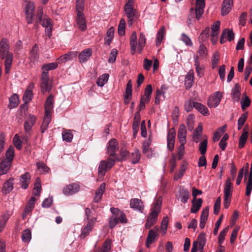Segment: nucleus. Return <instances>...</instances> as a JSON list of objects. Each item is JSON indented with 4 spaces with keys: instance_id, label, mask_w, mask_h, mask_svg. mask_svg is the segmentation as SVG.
<instances>
[{
    "instance_id": "26",
    "label": "nucleus",
    "mask_w": 252,
    "mask_h": 252,
    "mask_svg": "<svg viewBox=\"0 0 252 252\" xmlns=\"http://www.w3.org/2000/svg\"><path fill=\"white\" fill-rule=\"evenodd\" d=\"M31 175L29 172H26L21 176L20 179V186L22 188L26 189L30 184Z\"/></svg>"
},
{
    "instance_id": "23",
    "label": "nucleus",
    "mask_w": 252,
    "mask_h": 252,
    "mask_svg": "<svg viewBox=\"0 0 252 252\" xmlns=\"http://www.w3.org/2000/svg\"><path fill=\"white\" fill-rule=\"evenodd\" d=\"M233 5L232 0H224L221 5V15L225 16L229 13Z\"/></svg>"
},
{
    "instance_id": "12",
    "label": "nucleus",
    "mask_w": 252,
    "mask_h": 252,
    "mask_svg": "<svg viewBox=\"0 0 252 252\" xmlns=\"http://www.w3.org/2000/svg\"><path fill=\"white\" fill-rule=\"evenodd\" d=\"M38 13L36 15V23H40L43 27H47L52 25L51 20L49 18L42 19V8H39Z\"/></svg>"
},
{
    "instance_id": "36",
    "label": "nucleus",
    "mask_w": 252,
    "mask_h": 252,
    "mask_svg": "<svg viewBox=\"0 0 252 252\" xmlns=\"http://www.w3.org/2000/svg\"><path fill=\"white\" fill-rule=\"evenodd\" d=\"M51 121V116H47L45 115L43 120L42 125L40 126V131L42 133H44L48 129V126Z\"/></svg>"
},
{
    "instance_id": "6",
    "label": "nucleus",
    "mask_w": 252,
    "mask_h": 252,
    "mask_svg": "<svg viewBox=\"0 0 252 252\" xmlns=\"http://www.w3.org/2000/svg\"><path fill=\"white\" fill-rule=\"evenodd\" d=\"M34 9L35 6L33 2L30 1L27 3L26 5L25 13L26 21L28 24H30L32 23Z\"/></svg>"
},
{
    "instance_id": "27",
    "label": "nucleus",
    "mask_w": 252,
    "mask_h": 252,
    "mask_svg": "<svg viewBox=\"0 0 252 252\" xmlns=\"http://www.w3.org/2000/svg\"><path fill=\"white\" fill-rule=\"evenodd\" d=\"M92 50L91 48H87L82 51L79 55V60L81 63L86 62L92 56Z\"/></svg>"
},
{
    "instance_id": "42",
    "label": "nucleus",
    "mask_w": 252,
    "mask_h": 252,
    "mask_svg": "<svg viewBox=\"0 0 252 252\" xmlns=\"http://www.w3.org/2000/svg\"><path fill=\"white\" fill-rule=\"evenodd\" d=\"M114 35V29L113 27L109 28L106 32V37L104 38L105 44L106 45H110L111 43Z\"/></svg>"
},
{
    "instance_id": "51",
    "label": "nucleus",
    "mask_w": 252,
    "mask_h": 252,
    "mask_svg": "<svg viewBox=\"0 0 252 252\" xmlns=\"http://www.w3.org/2000/svg\"><path fill=\"white\" fill-rule=\"evenodd\" d=\"M62 138L63 140L70 142L73 138V134L70 130H65L62 133Z\"/></svg>"
},
{
    "instance_id": "11",
    "label": "nucleus",
    "mask_w": 252,
    "mask_h": 252,
    "mask_svg": "<svg viewBox=\"0 0 252 252\" xmlns=\"http://www.w3.org/2000/svg\"><path fill=\"white\" fill-rule=\"evenodd\" d=\"M9 52V45L8 40L5 38H3L0 41V57L1 59H4L5 56L8 54H11Z\"/></svg>"
},
{
    "instance_id": "35",
    "label": "nucleus",
    "mask_w": 252,
    "mask_h": 252,
    "mask_svg": "<svg viewBox=\"0 0 252 252\" xmlns=\"http://www.w3.org/2000/svg\"><path fill=\"white\" fill-rule=\"evenodd\" d=\"M202 199L201 198H198L196 200H192V206L190 209V212L192 213H196L200 209L202 203Z\"/></svg>"
},
{
    "instance_id": "13",
    "label": "nucleus",
    "mask_w": 252,
    "mask_h": 252,
    "mask_svg": "<svg viewBox=\"0 0 252 252\" xmlns=\"http://www.w3.org/2000/svg\"><path fill=\"white\" fill-rule=\"evenodd\" d=\"M130 53L133 55L135 54L136 50L137 51V47L138 43H137V34L135 32H132L130 37Z\"/></svg>"
},
{
    "instance_id": "3",
    "label": "nucleus",
    "mask_w": 252,
    "mask_h": 252,
    "mask_svg": "<svg viewBox=\"0 0 252 252\" xmlns=\"http://www.w3.org/2000/svg\"><path fill=\"white\" fill-rule=\"evenodd\" d=\"M116 160L108 158L106 160H101L98 167V174L100 177H104L107 171L109 170L115 164Z\"/></svg>"
},
{
    "instance_id": "61",
    "label": "nucleus",
    "mask_w": 252,
    "mask_h": 252,
    "mask_svg": "<svg viewBox=\"0 0 252 252\" xmlns=\"http://www.w3.org/2000/svg\"><path fill=\"white\" fill-rule=\"evenodd\" d=\"M84 0H76V9L77 12V14L83 13L82 11L84 9Z\"/></svg>"
},
{
    "instance_id": "31",
    "label": "nucleus",
    "mask_w": 252,
    "mask_h": 252,
    "mask_svg": "<svg viewBox=\"0 0 252 252\" xmlns=\"http://www.w3.org/2000/svg\"><path fill=\"white\" fill-rule=\"evenodd\" d=\"M11 163L7 160L2 159L0 163V175H4L6 174L10 170Z\"/></svg>"
},
{
    "instance_id": "58",
    "label": "nucleus",
    "mask_w": 252,
    "mask_h": 252,
    "mask_svg": "<svg viewBox=\"0 0 252 252\" xmlns=\"http://www.w3.org/2000/svg\"><path fill=\"white\" fill-rule=\"evenodd\" d=\"M181 40L188 46L192 45V42L190 37L184 33H182Z\"/></svg>"
},
{
    "instance_id": "38",
    "label": "nucleus",
    "mask_w": 252,
    "mask_h": 252,
    "mask_svg": "<svg viewBox=\"0 0 252 252\" xmlns=\"http://www.w3.org/2000/svg\"><path fill=\"white\" fill-rule=\"evenodd\" d=\"M146 37L143 32H141L138 39L137 52L141 54L146 44Z\"/></svg>"
},
{
    "instance_id": "62",
    "label": "nucleus",
    "mask_w": 252,
    "mask_h": 252,
    "mask_svg": "<svg viewBox=\"0 0 252 252\" xmlns=\"http://www.w3.org/2000/svg\"><path fill=\"white\" fill-rule=\"evenodd\" d=\"M198 53L199 54L200 56L202 58H205L207 56V49L203 44L200 45Z\"/></svg>"
},
{
    "instance_id": "21",
    "label": "nucleus",
    "mask_w": 252,
    "mask_h": 252,
    "mask_svg": "<svg viewBox=\"0 0 252 252\" xmlns=\"http://www.w3.org/2000/svg\"><path fill=\"white\" fill-rule=\"evenodd\" d=\"M190 196L189 192L187 189L180 188L179 190L178 198L183 203H186Z\"/></svg>"
},
{
    "instance_id": "45",
    "label": "nucleus",
    "mask_w": 252,
    "mask_h": 252,
    "mask_svg": "<svg viewBox=\"0 0 252 252\" xmlns=\"http://www.w3.org/2000/svg\"><path fill=\"white\" fill-rule=\"evenodd\" d=\"M165 32V28L164 27H162L160 28L159 30L157 35V38H156V46L157 47L159 46L163 39L164 34Z\"/></svg>"
},
{
    "instance_id": "7",
    "label": "nucleus",
    "mask_w": 252,
    "mask_h": 252,
    "mask_svg": "<svg viewBox=\"0 0 252 252\" xmlns=\"http://www.w3.org/2000/svg\"><path fill=\"white\" fill-rule=\"evenodd\" d=\"M222 98V94L220 92H217L214 95L209 97L207 104L210 108H215L220 104Z\"/></svg>"
},
{
    "instance_id": "30",
    "label": "nucleus",
    "mask_w": 252,
    "mask_h": 252,
    "mask_svg": "<svg viewBox=\"0 0 252 252\" xmlns=\"http://www.w3.org/2000/svg\"><path fill=\"white\" fill-rule=\"evenodd\" d=\"M194 78L193 70H190L186 76L185 85L186 89H189L192 85Z\"/></svg>"
},
{
    "instance_id": "22",
    "label": "nucleus",
    "mask_w": 252,
    "mask_h": 252,
    "mask_svg": "<svg viewBox=\"0 0 252 252\" xmlns=\"http://www.w3.org/2000/svg\"><path fill=\"white\" fill-rule=\"evenodd\" d=\"M14 178H10L3 184L1 191L3 194H7L9 193L13 189Z\"/></svg>"
},
{
    "instance_id": "33",
    "label": "nucleus",
    "mask_w": 252,
    "mask_h": 252,
    "mask_svg": "<svg viewBox=\"0 0 252 252\" xmlns=\"http://www.w3.org/2000/svg\"><path fill=\"white\" fill-rule=\"evenodd\" d=\"M240 86L238 83L235 85V86L232 90L231 97L234 100L238 101L240 97Z\"/></svg>"
},
{
    "instance_id": "59",
    "label": "nucleus",
    "mask_w": 252,
    "mask_h": 252,
    "mask_svg": "<svg viewBox=\"0 0 252 252\" xmlns=\"http://www.w3.org/2000/svg\"><path fill=\"white\" fill-rule=\"evenodd\" d=\"M196 102L192 101L191 100H189L185 103V110L187 112H190L194 108L195 103Z\"/></svg>"
},
{
    "instance_id": "40",
    "label": "nucleus",
    "mask_w": 252,
    "mask_h": 252,
    "mask_svg": "<svg viewBox=\"0 0 252 252\" xmlns=\"http://www.w3.org/2000/svg\"><path fill=\"white\" fill-rule=\"evenodd\" d=\"M194 108L203 115L207 116L209 115L208 108L200 103H195Z\"/></svg>"
},
{
    "instance_id": "18",
    "label": "nucleus",
    "mask_w": 252,
    "mask_h": 252,
    "mask_svg": "<svg viewBox=\"0 0 252 252\" xmlns=\"http://www.w3.org/2000/svg\"><path fill=\"white\" fill-rule=\"evenodd\" d=\"M34 87V84L32 83H30L25 91L23 96V99L25 103H28L32 99L33 96L32 90Z\"/></svg>"
},
{
    "instance_id": "39",
    "label": "nucleus",
    "mask_w": 252,
    "mask_h": 252,
    "mask_svg": "<svg viewBox=\"0 0 252 252\" xmlns=\"http://www.w3.org/2000/svg\"><path fill=\"white\" fill-rule=\"evenodd\" d=\"M130 158L133 164L138 163L141 158V154L139 150L138 149H135L130 154Z\"/></svg>"
},
{
    "instance_id": "32",
    "label": "nucleus",
    "mask_w": 252,
    "mask_h": 252,
    "mask_svg": "<svg viewBox=\"0 0 252 252\" xmlns=\"http://www.w3.org/2000/svg\"><path fill=\"white\" fill-rule=\"evenodd\" d=\"M4 62L5 71L6 74L8 73L10 71L11 66L12 63L13 56L12 53L8 54L5 56Z\"/></svg>"
},
{
    "instance_id": "55",
    "label": "nucleus",
    "mask_w": 252,
    "mask_h": 252,
    "mask_svg": "<svg viewBox=\"0 0 252 252\" xmlns=\"http://www.w3.org/2000/svg\"><path fill=\"white\" fill-rule=\"evenodd\" d=\"M197 240L199 243L200 249L202 250L206 243V237L204 233H201L198 237Z\"/></svg>"
},
{
    "instance_id": "1",
    "label": "nucleus",
    "mask_w": 252,
    "mask_h": 252,
    "mask_svg": "<svg viewBox=\"0 0 252 252\" xmlns=\"http://www.w3.org/2000/svg\"><path fill=\"white\" fill-rule=\"evenodd\" d=\"M195 7L190 9V13L188 17V24L189 26L192 21L195 19L199 20L201 18L204 11L205 6V0H195Z\"/></svg>"
},
{
    "instance_id": "19",
    "label": "nucleus",
    "mask_w": 252,
    "mask_h": 252,
    "mask_svg": "<svg viewBox=\"0 0 252 252\" xmlns=\"http://www.w3.org/2000/svg\"><path fill=\"white\" fill-rule=\"evenodd\" d=\"M76 23L78 28L81 31H85L86 30V21L83 13L77 14Z\"/></svg>"
},
{
    "instance_id": "60",
    "label": "nucleus",
    "mask_w": 252,
    "mask_h": 252,
    "mask_svg": "<svg viewBox=\"0 0 252 252\" xmlns=\"http://www.w3.org/2000/svg\"><path fill=\"white\" fill-rule=\"evenodd\" d=\"M194 116L192 114H189L187 119L188 128L191 131L193 128Z\"/></svg>"
},
{
    "instance_id": "52",
    "label": "nucleus",
    "mask_w": 252,
    "mask_h": 252,
    "mask_svg": "<svg viewBox=\"0 0 252 252\" xmlns=\"http://www.w3.org/2000/svg\"><path fill=\"white\" fill-rule=\"evenodd\" d=\"M76 56V54L74 52H69L63 56H61L58 59V61H61L62 62H65L67 61L72 60L74 57Z\"/></svg>"
},
{
    "instance_id": "29",
    "label": "nucleus",
    "mask_w": 252,
    "mask_h": 252,
    "mask_svg": "<svg viewBox=\"0 0 252 252\" xmlns=\"http://www.w3.org/2000/svg\"><path fill=\"white\" fill-rule=\"evenodd\" d=\"M105 183H102L96 190L94 199L95 202H98L101 200L102 196L105 190Z\"/></svg>"
},
{
    "instance_id": "14",
    "label": "nucleus",
    "mask_w": 252,
    "mask_h": 252,
    "mask_svg": "<svg viewBox=\"0 0 252 252\" xmlns=\"http://www.w3.org/2000/svg\"><path fill=\"white\" fill-rule=\"evenodd\" d=\"M130 206L134 210L143 212L144 205L143 202L138 198H132L130 201Z\"/></svg>"
},
{
    "instance_id": "64",
    "label": "nucleus",
    "mask_w": 252,
    "mask_h": 252,
    "mask_svg": "<svg viewBox=\"0 0 252 252\" xmlns=\"http://www.w3.org/2000/svg\"><path fill=\"white\" fill-rule=\"evenodd\" d=\"M37 169L42 172H47L49 168L43 162H37L36 163Z\"/></svg>"
},
{
    "instance_id": "44",
    "label": "nucleus",
    "mask_w": 252,
    "mask_h": 252,
    "mask_svg": "<svg viewBox=\"0 0 252 252\" xmlns=\"http://www.w3.org/2000/svg\"><path fill=\"white\" fill-rule=\"evenodd\" d=\"M93 227L90 225V224H87L84 228H82L81 233L79 235V238L81 239H84L89 235L90 232L92 230Z\"/></svg>"
},
{
    "instance_id": "20",
    "label": "nucleus",
    "mask_w": 252,
    "mask_h": 252,
    "mask_svg": "<svg viewBox=\"0 0 252 252\" xmlns=\"http://www.w3.org/2000/svg\"><path fill=\"white\" fill-rule=\"evenodd\" d=\"M194 60V65L195 67V70L197 73V76L199 77H202L204 75V66L203 64H200L199 61V57L197 56L194 55L193 56Z\"/></svg>"
},
{
    "instance_id": "63",
    "label": "nucleus",
    "mask_w": 252,
    "mask_h": 252,
    "mask_svg": "<svg viewBox=\"0 0 252 252\" xmlns=\"http://www.w3.org/2000/svg\"><path fill=\"white\" fill-rule=\"evenodd\" d=\"M251 100L248 96H246L244 99L241 101L242 109L244 111L247 107H248L251 104Z\"/></svg>"
},
{
    "instance_id": "48",
    "label": "nucleus",
    "mask_w": 252,
    "mask_h": 252,
    "mask_svg": "<svg viewBox=\"0 0 252 252\" xmlns=\"http://www.w3.org/2000/svg\"><path fill=\"white\" fill-rule=\"evenodd\" d=\"M31 231L29 229H27L23 231L22 235V240L24 243H29L31 241Z\"/></svg>"
},
{
    "instance_id": "8",
    "label": "nucleus",
    "mask_w": 252,
    "mask_h": 252,
    "mask_svg": "<svg viewBox=\"0 0 252 252\" xmlns=\"http://www.w3.org/2000/svg\"><path fill=\"white\" fill-rule=\"evenodd\" d=\"M80 188L78 184L72 183L65 186L63 189V192L65 195L70 196L78 192Z\"/></svg>"
},
{
    "instance_id": "57",
    "label": "nucleus",
    "mask_w": 252,
    "mask_h": 252,
    "mask_svg": "<svg viewBox=\"0 0 252 252\" xmlns=\"http://www.w3.org/2000/svg\"><path fill=\"white\" fill-rule=\"evenodd\" d=\"M168 223V218L167 216H166L163 218L161 223V229L162 231V235H164L166 234Z\"/></svg>"
},
{
    "instance_id": "56",
    "label": "nucleus",
    "mask_w": 252,
    "mask_h": 252,
    "mask_svg": "<svg viewBox=\"0 0 252 252\" xmlns=\"http://www.w3.org/2000/svg\"><path fill=\"white\" fill-rule=\"evenodd\" d=\"M120 157H117L114 159L118 161H122L126 160L127 156L129 155V152L125 149H121L120 152Z\"/></svg>"
},
{
    "instance_id": "24",
    "label": "nucleus",
    "mask_w": 252,
    "mask_h": 252,
    "mask_svg": "<svg viewBox=\"0 0 252 252\" xmlns=\"http://www.w3.org/2000/svg\"><path fill=\"white\" fill-rule=\"evenodd\" d=\"M158 235L156 231L153 229L150 230L146 242V247L149 248L150 245L158 239Z\"/></svg>"
},
{
    "instance_id": "16",
    "label": "nucleus",
    "mask_w": 252,
    "mask_h": 252,
    "mask_svg": "<svg viewBox=\"0 0 252 252\" xmlns=\"http://www.w3.org/2000/svg\"><path fill=\"white\" fill-rule=\"evenodd\" d=\"M187 130L185 125L181 124L179 126L178 138L180 143L186 144L187 142L186 140Z\"/></svg>"
},
{
    "instance_id": "47",
    "label": "nucleus",
    "mask_w": 252,
    "mask_h": 252,
    "mask_svg": "<svg viewBox=\"0 0 252 252\" xmlns=\"http://www.w3.org/2000/svg\"><path fill=\"white\" fill-rule=\"evenodd\" d=\"M108 78V74H103L98 78L96 81L97 85L99 87H103L107 82Z\"/></svg>"
},
{
    "instance_id": "49",
    "label": "nucleus",
    "mask_w": 252,
    "mask_h": 252,
    "mask_svg": "<svg viewBox=\"0 0 252 252\" xmlns=\"http://www.w3.org/2000/svg\"><path fill=\"white\" fill-rule=\"evenodd\" d=\"M220 22L219 21H216L213 23L211 27V36L212 37H215L217 35L218 31L220 30Z\"/></svg>"
},
{
    "instance_id": "37",
    "label": "nucleus",
    "mask_w": 252,
    "mask_h": 252,
    "mask_svg": "<svg viewBox=\"0 0 252 252\" xmlns=\"http://www.w3.org/2000/svg\"><path fill=\"white\" fill-rule=\"evenodd\" d=\"M248 135V131L245 130V128H244L243 133L239 139L238 147L239 149H242L245 146V144L247 141Z\"/></svg>"
},
{
    "instance_id": "34",
    "label": "nucleus",
    "mask_w": 252,
    "mask_h": 252,
    "mask_svg": "<svg viewBox=\"0 0 252 252\" xmlns=\"http://www.w3.org/2000/svg\"><path fill=\"white\" fill-rule=\"evenodd\" d=\"M58 63L55 62L45 64L41 67L42 73L44 72L47 75H48V71L55 69L58 67Z\"/></svg>"
},
{
    "instance_id": "9",
    "label": "nucleus",
    "mask_w": 252,
    "mask_h": 252,
    "mask_svg": "<svg viewBox=\"0 0 252 252\" xmlns=\"http://www.w3.org/2000/svg\"><path fill=\"white\" fill-rule=\"evenodd\" d=\"M49 75H47L44 72L42 73L41 76V91L43 94L49 92L51 90V87L49 85Z\"/></svg>"
},
{
    "instance_id": "4",
    "label": "nucleus",
    "mask_w": 252,
    "mask_h": 252,
    "mask_svg": "<svg viewBox=\"0 0 252 252\" xmlns=\"http://www.w3.org/2000/svg\"><path fill=\"white\" fill-rule=\"evenodd\" d=\"M36 118L33 115H29L26 121L24 123V128L25 135L22 137L23 141L27 142L31 136V131L33 126L35 124Z\"/></svg>"
},
{
    "instance_id": "50",
    "label": "nucleus",
    "mask_w": 252,
    "mask_h": 252,
    "mask_svg": "<svg viewBox=\"0 0 252 252\" xmlns=\"http://www.w3.org/2000/svg\"><path fill=\"white\" fill-rule=\"evenodd\" d=\"M126 21L123 18H122L118 26V34L120 36H123L125 34Z\"/></svg>"
},
{
    "instance_id": "46",
    "label": "nucleus",
    "mask_w": 252,
    "mask_h": 252,
    "mask_svg": "<svg viewBox=\"0 0 252 252\" xmlns=\"http://www.w3.org/2000/svg\"><path fill=\"white\" fill-rule=\"evenodd\" d=\"M187 166V165L185 163H183L181 165L179 173H176L174 176V179L175 180H178V179L181 178L183 176L186 170Z\"/></svg>"
},
{
    "instance_id": "43",
    "label": "nucleus",
    "mask_w": 252,
    "mask_h": 252,
    "mask_svg": "<svg viewBox=\"0 0 252 252\" xmlns=\"http://www.w3.org/2000/svg\"><path fill=\"white\" fill-rule=\"evenodd\" d=\"M19 104V96L18 94H14L9 98L8 107L10 109L16 107Z\"/></svg>"
},
{
    "instance_id": "28",
    "label": "nucleus",
    "mask_w": 252,
    "mask_h": 252,
    "mask_svg": "<svg viewBox=\"0 0 252 252\" xmlns=\"http://www.w3.org/2000/svg\"><path fill=\"white\" fill-rule=\"evenodd\" d=\"M224 196L232 197V183L230 178H227L224 183Z\"/></svg>"
},
{
    "instance_id": "17",
    "label": "nucleus",
    "mask_w": 252,
    "mask_h": 252,
    "mask_svg": "<svg viewBox=\"0 0 252 252\" xmlns=\"http://www.w3.org/2000/svg\"><path fill=\"white\" fill-rule=\"evenodd\" d=\"M39 49L37 44H35L32 47L30 54V60L31 62L35 63H37L39 59Z\"/></svg>"
},
{
    "instance_id": "2",
    "label": "nucleus",
    "mask_w": 252,
    "mask_h": 252,
    "mask_svg": "<svg viewBox=\"0 0 252 252\" xmlns=\"http://www.w3.org/2000/svg\"><path fill=\"white\" fill-rule=\"evenodd\" d=\"M161 200L160 198H158L154 203L151 212L147 218L145 224L146 229L150 228L157 221L158 213L160 211Z\"/></svg>"
},
{
    "instance_id": "53",
    "label": "nucleus",
    "mask_w": 252,
    "mask_h": 252,
    "mask_svg": "<svg viewBox=\"0 0 252 252\" xmlns=\"http://www.w3.org/2000/svg\"><path fill=\"white\" fill-rule=\"evenodd\" d=\"M208 141L207 139H204L199 145V150L201 155H204L206 154L207 148Z\"/></svg>"
},
{
    "instance_id": "15",
    "label": "nucleus",
    "mask_w": 252,
    "mask_h": 252,
    "mask_svg": "<svg viewBox=\"0 0 252 252\" xmlns=\"http://www.w3.org/2000/svg\"><path fill=\"white\" fill-rule=\"evenodd\" d=\"M54 97L50 94L47 98L45 104V115L51 116V112L53 108Z\"/></svg>"
},
{
    "instance_id": "25",
    "label": "nucleus",
    "mask_w": 252,
    "mask_h": 252,
    "mask_svg": "<svg viewBox=\"0 0 252 252\" xmlns=\"http://www.w3.org/2000/svg\"><path fill=\"white\" fill-rule=\"evenodd\" d=\"M152 142V139L149 136L148 139L145 140L142 144V152L145 154H147V157L148 158H150L152 156V154L150 155L148 154L149 152L152 153L153 151L152 149L150 148Z\"/></svg>"
},
{
    "instance_id": "10",
    "label": "nucleus",
    "mask_w": 252,
    "mask_h": 252,
    "mask_svg": "<svg viewBox=\"0 0 252 252\" xmlns=\"http://www.w3.org/2000/svg\"><path fill=\"white\" fill-rule=\"evenodd\" d=\"M119 144L116 139H111L107 143V153L111 157L115 156L116 151L118 150Z\"/></svg>"
},
{
    "instance_id": "5",
    "label": "nucleus",
    "mask_w": 252,
    "mask_h": 252,
    "mask_svg": "<svg viewBox=\"0 0 252 252\" xmlns=\"http://www.w3.org/2000/svg\"><path fill=\"white\" fill-rule=\"evenodd\" d=\"M134 1H127L124 6V11L127 18V23L129 26L133 24V21L136 16L137 10L133 7Z\"/></svg>"
},
{
    "instance_id": "41",
    "label": "nucleus",
    "mask_w": 252,
    "mask_h": 252,
    "mask_svg": "<svg viewBox=\"0 0 252 252\" xmlns=\"http://www.w3.org/2000/svg\"><path fill=\"white\" fill-rule=\"evenodd\" d=\"M14 151V148L12 146H10L6 150L5 153V158L3 159L11 163L15 155Z\"/></svg>"
},
{
    "instance_id": "54",
    "label": "nucleus",
    "mask_w": 252,
    "mask_h": 252,
    "mask_svg": "<svg viewBox=\"0 0 252 252\" xmlns=\"http://www.w3.org/2000/svg\"><path fill=\"white\" fill-rule=\"evenodd\" d=\"M229 230V226H226L220 232L219 236L218 243L221 245L224 242L225 236Z\"/></svg>"
}]
</instances>
